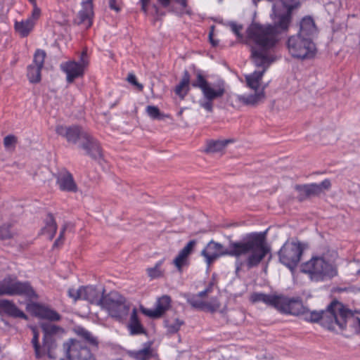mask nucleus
<instances>
[{
    "instance_id": "nucleus-1",
    "label": "nucleus",
    "mask_w": 360,
    "mask_h": 360,
    "mask_svg": "<svg viewBox=\"0 0 360 360\" xmlns=\"http://www.w3.org/2000/svg\"><path fill=\"white\" fill-rule=\"evenodd\" d=\"M271 248L266 242V232L249 233L243 241H232L229 249L213 240H211L201 251V255L208 266L217 259L229 255L238 258L247 255L245 260L248 269L257 266L270 252Z\"/></svg>"
},
{
    "instance_id": "nucleus-2",
    "label": "nucleus",
    "mask_w": 360,
    "mask_h": 360,
    "mask_svg": "<svg viewBox=\"0 0 360 360\" xmlns=\"http://www.w3.org/2000/svg\"><path fill=\"white\" fill-rule=\"evenodd\" d=\"M191 84L193 88L199 89L201 91L202 98L199 101V105L209 112L213 111L214 101L221 98L226 93L224 81L220 80L215 83H211L200 72H198L196 74L195 79L191 83V75L188 71L185 70L181 81L174 89L175 94L181 98H184L190 91Z\"/></svg>"
},
{
    "instance_id": "nucleus-3",
    "label": "nucleus",
    "mask_w": 360,
    "mask_h": 360,
    "mask_svg": "<svg viewBox=\"0 0 360 360\" xmlns=\"http://www.w3.org/2000/svg\"><path fill=\"white\" fill-rule=\"evenodd\" d=\"M250 35L255 38L257 41L262 45V48L255 45L251 49L252 61L255 65L257 68H261L262 70L255 71L245 76L248 87L257 91L260 86L264 72L276 60L275 53L271 52V48L275 42L269 37V34H267L268 36L265 37V39H261L259 34L256 32H251Z\"/></svg>"
},
{
    "instance_id": "nucleus-4",
    "label": "nucleus",
    "mask_w": 360,
    "mask_h": 360,
    "mask_svg": "<svg viewBox=\"0 0 360 360\" xmlns=\"http://www.w3.org/2000/svg\"><path fill=\"white\" fill-rule=\"evenodd\" d=\"M303 315L307 321L319 322L329 330H345L348 319L354 316L350 309L337 300L331 302L324 311H310L306 308V313Z\"/></svg>"
},
{
    "instance_id": "nucleus-5",
    "label": "nucleus",
    "mask_w": 360,
    "mask_h": 360,
    "mask_svg": "<svg viewBox=\"0 0 360 360\" xmlns=\"http://www.w3.org/2000/svg\"><path fill=\"white\" fill-rule=\"evenodd\" d=\"M292 13L278 9L275 11V21L274 25L271 24H260L259 22H252L247 28L248 39L252 41L256 46L262 48V45L259 44L255 38L251 37V32H256L259 34L261 39H265L266 34H269L273 40L274 41V46L271 48V52L275 53L276 45L279 41L278 39V30L281 31H288L290 25L292 22Z\"/></svg>"
},
{
    "instance_id": "nucleus-6",
    "label": "nucleus",
    "mask_w": 360,
    "mask_h": 360,
    "mask_svg": "<svg viewBox=\"0 0 360 360\" xmlns=\"http://www.w3.org/2000/svg\"><path fill=\"white\" fill-rule=\"evenodd\" d=\"M58 135L65 138L70 143H77L81 141L80 147L83 148L86 154L91 158L99 160L102 158V152L99 143L88 131H84L77 125L66 127L58 125L56 128Z\"/></svg>"
},
{
    "instance_id": "nucleus-7",
    "label": "nucleus",
    "mask_w": 360,
    "mask_h": 360,
    "mask_svg": "<svg viewBox=\"0 0 360 360\" xmlns=\"http://www.w3.org/2000/svg\"><path fill=\"white\" fill-rule=\"evenodd\" d=\"M40 327L43 332L42 346L39 344V333L37 327L31 328L33 334L32 345L34 350L35 357L39 359L47 355L49 359H54L53 351L57 347L55 335L63 333L64 329L60 326L49 323H42Z\"/></svg>"
},
{
    "instance_id": "nucleus-8",
    "label": "nucleus",
    "mask_w": 360,
    "mask_h": 360,
    "mask_svg": "<svg viewBox=\"0 0 360 360\" xmlns=\"http://www.w3.org/2000/svg\"><path fill=\"white\" fill-rule=\"evenodd\" d=\"M301 271L307 274L312 281L322 282L338 275L336 266L327 261L324 256H314L301 265Z\"/></svg>"
},
{
    "instance_id": "nucleus-9",
    "label": "nucleus",
    "mask_w": 360,
    "mask_h": 360,
    "mask_svg": "<svg viewBox=\"0 0 360 360\" xmlns=\"http://www.w3.org/2000/svg\"><path fill=\"white\" fill-rule=\"evenodd\" d=\"M286 47L292 58L300 60L312 59L317 52L313 39L301 36L300 34L290 36L286 41Z\"/></svg>"
},
{
    "instance_id": "nucleus-10",
    "label": "nucleus",
    "mask_w": 360,
    "mask_h": 360,
    "mask_svg": "<svg viewBox=\"0 0 360 360\" xmlns=\"http://www.w3.org/2000/svg\"><path fill=\"white\" fill-rule=\"evenodd\" d=\"M22 296L27 300H37L38 295L29 281L8 277L0 281V296Z\"/></svg>"
},
{
    "instance_id": "nucleus-11",
    "label": "nucleus",
    "mask_w": 360,
    "mask_h": 360,
    "mask_svg": "<svg viewBox=\"0 0 360 360\" xmlns=\"http://www.w3.org/2000/svg\"><path fill=\"white\" fill-rule=\"evenodd\" d=\"M112 318L122 321L127 319L130 311V304L126 298L116 292H111L104 297L101 307Z\"/></svg>"
},
{
    "instance_id": "nucleus-12",
    "label": "nucleus",
    "mask_w": 360,
    "mask_h": 360,
    "mask_svg": "<svg viewBox=\"0 0 360 360\" xmlns=\"http://www.w3.org/2000/svg\"><path fill=\"white\" fill-rule=\"evenodd\" d=\"M304 248L299 241L287 240L279 250V261L291 271L299 264L303 254Z\"/></svg>"
},
{
    "instance_id": "nucleus-13",
    "label": "nucleus",
    "mask_w": 360,
    "mask_h": 360,
    "mask_svg": "<svg viewBox=\"0 0 360 360\" xmlns=\"http://www.w3.org/2000/svg\"><path fill=\"white\" fill-rule=\"evenodd\" d=\"M277 302L276 309L283 314L299 316L306 313V308L298 297L289 298L279 295Z\"/></svg>"
},
{
    "instance_id": "nucleus-14",
    "label": "nucleus",
    "mask_w": 360,
    "mask_h": 360,
    "mask_svg": "<svg viewBox=\"0 0 360 360\" xmlns=\"http://www.w3.org/2000/svg\"><path fill=\"white\" fill-rule=\"evenodd\" d=\"M68 359L71 360H89L91 353L90 349L82 342L75 339H69L63 344Z\"/></svg>"
},
{
    "instance_id": "nucleus-15",
    "label": "nucleus",
    "mask_w": 360,
    "mask_h": 360,
    "mask_svg": "<svg viewBox=\"0 0 360 360\" xmlns=\"http://www.w3.org/2000/svg\"><path fill=\"white\" fill-rule=\"evenodd\" d=\"M26 309L31 315L40 319L49 321H59L61 319V316L56 310L38 302L28 303Z\"/></svg>"
},
{
    "instance_id": "nucleus-16",
    "label": "nucleus",
    "mask_w": 360,
    "mask_h": 360,
    "mask_svg": "<svg viewBox=\"0 0 360 360\" xmlns=\"http://www.w3.org/2000/svg\"><path fill=\"white\" fill-rule=\"evenodd\" d=\"M60 70L66 75L68 83H72L76 79L83 77L85 73L84 65L75 60L63 62L60 65Z\"/></svg>"
},
{
    "instance_id": "nucleus-17",
    "label": "nucleus",
    "mask_w": 360,
    "mask_h": 360,
    "mask_svg": "<svg viewBox=\"0 0 360 360\" xmlns=\"http://www.w3.org/2000/svg\"><path fill=\"white\" fill-rule=\"evenodd\" d=\"M172 298L169 295H163L156 299L153 309L143 311V313L152 319H158L162 316L171 307Z\"/></svg>"
},
{
    "instance_id": "nucleus-18",
    "label": "nucleus",
    "mask_w": 360,
    "mask_h": 360,
    "mask_svg": "<svg viewBox=\"0 0 360 360\" xmlns=\"http://www.w3.org/2000/svg\"><path fill=\"white\" fill-rule=\"evenodd\" d=\"M56 180L61 191L76 193L78 191L73 175L67 169L60 171L56 176Z\"/></svg>"
},
{
    "instance_id": "nucleus-19",
    "label": "nucleus",
    "mask_w": 360,
    "mask_h": 360,
    "mask_svg": "<svg viewBox=\"0 0 360 360\" xmlns=\"http://www.w3.org/2000/svg\"><path fill=\"white\" fill-rule=\"evenodd\" d=\"M82 300H86L91 304L102 307L104 302V290L101 292L92 285L82 286L79 288Z\"/></svg>"
},
{
    "instance_id": "nucleus-20",
    "label": "nucleus",
    "mask_w": 360,
    "mask_h": 360,
    "mask_svg": "<svg viewBox=\"0 0 360 360\" xmlns=\"http://www.w3.org/2000/svg\"><path fill=\"white\" fill-rule=\"evenodd\" d=\"M195 243L194 240H190L174 259L172 264L178 272L182 273L184 267L189 266V257L193 250Z\"/></svg>"
},
{
    "instance_id": "nucleus-21",
    "label": "nucleus",
    "mask_w": 360,
    "mask_h": 360,
    "mask_svg": "<svg viewBox=\"0 0 360 360\" xmlns=\"http://www.w3.org/2000/svg\"><path fill=\"white\" fill-rule=\"evenodd\" d=\"M212 287L213 283H211L204 290L199 292L198 294L191 295L187 293L184 294L183 297L192 307L203 311L205 307V300H203V298L212 292Z\"/></svg>"
},
{
    "instance_id": "nucleus-22",
    "label": "nucleus",
    "mask_w": 360,
    "mask_h": 360,
    "mask_svg": "<svg viewBox=\"0 0 360 360\" xmlns=\"http://www.w3.org/2000/svg\"><path fill=\"white\" fill-rule=\"evenodd\" d=\"M0 314H4L12 318L28 319L27 316L13 301L6 299L0 300Z\"/></svg>"
},
{
    "instance_id": "nucleus-23",
    "label": "nucleus",
    "mask_w": 360,
    "mask_h": 360,
    "mask_svg": "<svg viewBox=\"0 0 360 360\" xmlns=\"http://www.w3.org/2000/svg\"><path fill=\"white\" fill-rule=\"evenodd\" d=\"M265 98L264 90L256 92L254 94L249 95H237L236 96V102L242 105L255 106L262 102Z\"/></svg>"
},
{
    "instance_id": "nucleus-24",
    "label": "nucleus",
    "mask_w": 360,
    "mask_h": 360,
    "mask_svg": "<svg viewBox=\"0 0 360 360\" xmlns=\"http://www.w3.org/2000/svg\"><path fill=\"white\" fill-rule=\"evenodd\" d=\"M317 32V27L314 19L311 16L304 17L300 23V30L297 34L304 37H311Z\"/></svg>"
},
{
    "instance_id": "nucleus-25",
    "label": "nucleus",
    "mask_w": 360,
    "mask_h": 360,
    "mask_svg": "<svg viewBox=\"0 0 360 360\" xmlns=\"http://www.w3.org/2000/svg\"><path fill=\"white\" fill-rule=\"evenodd\" d=\"M279 295H267L262 292H253L250 296V301L252 303L262 302L276 309Z\"/></svg>"
},
{
    "instance_id": "nucleus-26",
    "label": "nucleus",
    "mask_w": 360,
    "mask_h": 360,
    "mask_svg": "<svg viewBox=\"0 0 360 360\" xmlns=\"http://www.w3.org/2000/svg\"><path fill=\"white\" fill-rule=\"evenodd\" d=\"M35 22L32 18H27L21 21H15L14 29L22 38L27 37L33 30Z\"/></svg>"
},
{
    "instance_id": "nucleus-27",
    "label": "nucleus",
    "mask_w": 360,
    "mask_h": 360,
    "mask_svg": "<svg viewBox=\"0 0 360 360\" xmlns=\"http://www.w3.org/2000/svg\"><path fill=\"white\" fill-rule=\"evenodd\" d=\"M295 189L300 193V200L321 193V186H318L317 184L296 185Z\"/></svg>"
},
{
    "instance_id": "nucleus-28",
    "label": "nucleus",
    "mask_w": 360,
    "mask_h": 360,
    "mask_svg": "<svg viewBox=\"0 0 360 360\" xmlns=\"http://www.w3.org/2000/svg\"><path fill=\"white\" fill-rule=\"evenodd\" d=\"M44 226L41 229V234L45 235L51 240L57 231L58 226L53 215L49 213L44 219Z\"/></svg>"
},
{
    "instance_id": "nucleus-29",
    "label": "nucleus",
    "mask_w": 360,
    "mask_h": 360,
    "mask_svg": "<svg viewBox=\"0 0 360 360\" xmlns=\"http://www.w3.org/2000/svg\"><path fill=\"white\" fill-rule=\"evenodd\" d=\"M128 328L131 335H139L146 333L144 328L141 323L136 308H134L131 314L130 320L128 324Z\"/></svg>"
},
{
    "instance_id": "nucleus-30",
    "label": "nucleus",
    "mask_w": 360,
    "mask_h": 360,
    "mask_svg": "<svg viewBox=\"0 0 360 360\" xmlns=\"http://www.w3.org/2000/svg\"><path fill=\"white\" fill-rule=\"evenodd\" d=\"M93 15V3H82V8L78 14L80 22L86 23L88 27L91 26Z\"/></svg>"
},
{
    "instance_id": "nucleus-31",
    "label": "nucleus",
    "mask_w": 360,
    "mask_h": 360,
    "mask_svg": "<svg viewBox=\"0 0 360 360\" xmlns=\"http://www.w3.org/2000/svg\"><path fill=\"white\" fill-rule=\"evenodd\" d=\"M152 342L144 343L143 348L131 353V356L136 360H149L153 356Z\"/></svg>"
},
{
    "instance_id": "nucleus-32",
    "label": "nucleus",
    "mask_w": 360,
    "mask_h": 360,
    "mask_svg": "<svg viewBox=\"0 0 360 360\" xmlns=\"http://www.w3.org/2000/svg\"><path fill=\"white\" fill-rule=\"evenodd\" d=\"M75 333L83 338L89 345L98 348V340L97 338L94 337L91 332L87 330L83 327L78 326L75 329Z\"/></svg>"
},
{
    "instance_id": "nucleus-33",
    "label": "nucleus",
    "mask_w": 360,
    "mask_h": 360,
    "mask_svg": "<svg viewBox=\"0 0 360 360\" xmlns=\"http://www.w3.org/2000/svg\"><path fill=\"white\" fill-rule=\"evenodd\" d=\"M38 66L30 64L27 68V77L32 84H38L41 80V70Z\"/></svg>"
},
{
    "instance_id": "nucleus-34",
    "label": "nucleus",
    "mask_w": 360,
    "mask_h": 360,
    "mask_svg": "<svg viewBox=\"0 0 360 360\" xmlns=\"http://www.w3.org/2000/svg\"><path fill=\"white\" fill-rule=\"evenodd\" d=\"M165 259H162L157 262L153 267L146 269L147 274L150 279H156L162 278L165 275V269L162 268Z\"/></svg>"
},
{
    "instance_id": "nucleus-35",
    "label": "nucleus",
    "mask_w": 360,
    "mask_h": 360,
    "mask_svg": "<svg viewBox=\"0 0 360 360\" xmlns=\"http://www.w3.org/2000/svg\"><path fill=\"white\" fill-rule=\"evenodd\" d=\"M160 6L163 8H167L169 6L172 1H174L175 3L179 4L184 11L182 13H185L188 15H191L193 14V11L191 8L188 6V0H157Z\"/></svg>"
},
{
    "instance_id": "nucleus-36",
    "label": "nucleus",
    "mask_w": 360,
    "mask_h": 360,
    "mask_svg": "<svg viewBox=\"0 0 360 360\" xmlns=\"http://www.w3.org/2000/svg\"><path fill=\"white\" fill-rule=\"evenodd\" d=\"M230 27L231 31L236 34L238 40L240 42L245 43L246 44H250L251 47L255 46V44L248 39V34H246V38L245 39L243 35L241 33L243 30V26L241 25H238L235 22H231L230 24ZM252 48H250L251 49Z\"/></svg>"
},
{
    "instance_id": "nucleus-37",
    "label": "nucleus",
    "mask_w": 360,
    "mask_h": 360,
    "mask_svg": "<svg viewBox=\"0 0 360 360\" xmlns=\"http://www.w3.org/2000/svg\"><path fill=\"white\" fill-rule=\"evenodd\" d=\"M230 142V140L212 141L208 143L206 150L210 153L221 151Z\"/></svg>"
},
{
    "instance_id": "nucleus-38",
    "label": "nucleus",
    "mask_w": 360,
    "mask_h": 360,
    "mask_svg": "<svg viewBox=\"0 0 360 360\" xmlns=\"http://www.w3.org/2000/svg\"><path fill=\"white\" fill-rule=\"evenodd\" d=\"M46 57V51L43 49H37L33 55V60L31 64L43 68Z\"/></svg>"
},
{
    "instance_id": "nucleus-39",
    "label": "nucleus",
    "mask_w": 360,
    "mask_h": 360,
    "mask_svg": "<svg viewBox=\"0 0 360 360\" xmlns=\"http://www.w3.org/2000/svg\"><path fill=\"white\" fill-rule=\"evenodd\" d=\"M220 306L219 300L217 297H212L208 301H205L203 311L213 313L219 310Z\"/></svg>"
},
{
    "instance_id": "nucleus-40",
    "label": "nucleus",
    "mask_w": 360,
    "mask_h": 360,
    "mask_svg": "<svg viewBox=\"0 0 360 360\" xmlns=\"http://www.w3.org/2000/svg\"><path fill=\"white\" fill-rule=\"evenodd\" d=\"M184 324V321H181L179 319H175L174 321L170 322L169 321H167L165 322V327L167 329V331L169 333H176L179 330L181 326Z\"/></svg>"
},
{
    "instance_id": "nucleus-41",
    "label": "nucleus",
    "mask_w": 360,
    "mask_h": 360,
    "mask_svg": "<svg viewBox=\"0 0 360 360\" xmlns=\"http://www.w3.org/2000/svg\"><path fill=\"white\" fill-rule=\"evenodd\" d=\"M282 6L284 8L283 11L292 13L295 9L298 8L300 6V0H281Z\"/></svg>"
},
{
    "instance_id": "nucleus-42",
    "label": "nucleus",
    "mask_w": 360,
    "mask_h": 360,
    "mask_svg": "<svg viewBox=\"0 0 360 360\" xmlns=\"http://www.w3.org/2000/svg\"><path fill=\"white\" fill-rule=\"evenodd\" d=\"M17 142V137L13 134L8 135L4 139V146L6 149L14 150Z\"/></svg>"
},
{
    "instance_id": "nucleus-43",
    "label": "nucleus",
    "mask_w": 360,
    "mask_h": 360,
    "mask_svg": "<svg viewBox=\"0 0 360 360\" xmlns=\"http://www.w3.org/2000/svg\"><path fill=\"white\" fill-rule=\"evenodd\" d=\"M12 237L10 224L0 226V239H8Z\"/></svg>"
},
{
    "instance_id": "nucleus-44",
    "label": "nucleus",
    "mask_w": 360,
    "mask_h": 360,
    "mask_svg": "<svg viewBox=\"0 0 360 360\" xmlns=\"http://www.w3.org/2000/svg\"><path fill=\"white\" fill-rule=\"evenodd\" d=\"M146 112L148 115L153 119L160 120V111L159 108L154 105H148L146 108Z\"/></svg>"
},
{
    "instance_id": "nucleus-45",
    "label": "nucleus",
    "mask_w": 360,
    "mask_h": 360,
    "mask_svg": "<svg viewBox=\"0 0 360 360\" xmlns=\"http://www.w3.org/2000/svg\"><path fill=\"white\" fill-rule=\"evenodd\" d=\"M122 0H110L109 7L111 10L120 12L122 9Z\"/></svg>"
},
{
    "instance_id": "nucleus-46",
    "label": "nucleus",
    "mask_w": 360,
    "mask_h": 360,
    "mask_svg": "<svg viewBox=\"0 0 360 360\" xmlns=\"http://www.w3.org/2000/svg\"><path fill=\"white\" fill-rule=\"evenodd\" d=\"M78 63L82 64V65H84V68H85L89 65V61L88 59L86 48H84L82 50L81 55H80L79 62H78Z\"/></svg>"
},
{
    "instance_id": "nucleus-47",
    "label": "nucleus",
    "mask_w": 360,
    "mask_h": 360,
    "mask_svg": "<svg viewBox=\"0 0 360 360\" xmlns=\"http://www.w3.org/2000/svg\"><path fill=\"white\" fill-rule=\"evenodd\" d=\"M65 231L66 226H64L60 231L58 238L56 240V241L53 243V248H58L63 243Z\"/></svg>"
},
{
    "instance_id": "nucleus-48",
    "label": "nucleus",
    "mask_w": 360,
    "mask_h": 360,
    "mask_svg": "<svg viewBox=\"0 0 360 360\" xmlns=\"http://www.w3.org/2000/svg\"><path fill=\"white\" fill-rule=\"evenodd\" d=\"M127 81L132 84L133 85H135L136 86L139 90H142L143 86L141 84H139L137 80H136V77L135 76V75L132 74V73H129L127 76Z\"/></svg>"
},
{
    "instance_id": "nucleus-49",
    "label": "nucleus",
    "mask_w": 360,
    "mask_h": 360,
    "mask_svg": "<svg viewBox=\"0 0 360 360\" xmlns=\"http://www.w3.org/2000/svg\"><path fill=\"white\" fill-rule=\"evenodd\" d=\"M68 295L70 297L73 298L75 300H82V297L80 296L79 288L78 289H69Z\"/></svg>"
},
{
    "instance_id": "nucleus-50",
    "label": "nucleus",
    "mask_w": 360,
    "mask_h": 360,
    "mask_svg": "<svg viewBox=\"0 0 360 360\" xmlns=\"http://www.w3.org/2000/svg\"><path fill=\"white\" fill-rule=\"evenodd\" d=\"M41 13V9L38 6L33 7L31 16L29 17L28 18H32V20H34V22H36V21L39 18Z\"/></svg>"
},
{
    "instance_id": "nucleus-51",
    "label": "nucleus",
    "mask_w": 360,
    "mask_h": 360,
    "mask_svg": "<svg viewBox=\"0 0 360 360\" xmlns=\"http://www.w3.org/2000/svg\"><path fill=\"white\" fill-rule=\"evenodd\" d=\"M150 0H139V4L141 5V11L145 14L148 15V4Z\"/></svg>"
},
{
    "instance_id": "nucleus-52",
    "label": "nucleus",
    "mask_w": 360,
    "mask_h": 360,
    "mask_svg": "<svg viewBox=\"0 0 360 360\" xmlns=\"http://www.w3.org/2000/svg\"><path fill=\"white\" fill-rule=\"evenodd\" d=\"M318 186H321L322 191L323 189H328L330 187L331 184L329 179H325L320 184H318Z\"/></svg>"
},
{
    "instance_id": "nucleus-53",
    "label": "nucleus",
    "mask_w": 360,
    "mask_h": 360,
    "mask_svg": "<svg viewBox=\"0 0 360 360\" xmlns=\"http://www.w3.org/2000/svg\"><path fill=\"white\" fill-rule=\"evenodd\" d=\"M153 8L155 9V15H159L160 9L156 5H153Z\"/></svg>"
},
{
    "instance_id": "nucleus-54",
    "label": "nucleus",
    "mask_w": 360,
    "mask_h": 360,
    "mask_svg": "<svg viewBox=\"0 0 360 360\" xmlns=\"http://www.w3.org/2000/svg\"><path fill=\"white\" fill-rule=\"evenodd\" d=\"M29 2L32 5L33 7H37V0H28Z\"/></svg>"
},
{
    "instance_id": "nucleus-55",
    "label": "nucleus",
    "mask_w": 360,
    "mask_h": 360,
    "mask_svg": "<svg viewBox=\"0 0 360 360\" xmlns=\"http://www.w3.org/2000/svg\"><path fill=\"white\" fill-rule=\"evenodd\" d=\"M92 1H93V0H86L84 3H93Z\"/></svg>"
},
{
    "instance_id": "nucleus-56",
    "label": "nucleus",
    "mask_w": 360,
    "mask_h": 360,
    "mask_svg": "<svg viewBox=\"0 0 360 360\" xmlns=\"http://www.w3.org/2000/svg\"><path fill=\"white\" fill-rule=\"evenodd\" d=\"M60 360H64V359H60Z\"/></svg>"
}]
</instances>
